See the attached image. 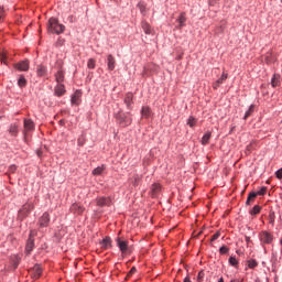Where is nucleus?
<instances>
[{
    "label": "nucleus",
    "instance_id": "nucleus-1",
    "mask_svg": "<svg viewBox=\"0 0 282 282\" xmlns=\"http://www.w3.org/2000/svg\"><path fill=\"white\" fill-rule=\"evenodd\" d=\"M47 31L51 34H63V32H65V25L61 24L58 19L51 18L48 20Z\"/></svg>",
    "mask_w": 282,
    "mask_h": 282
},
{
    "label": "nucleus",
    "instance_id": "nucleus-2",
    "mask_svg": "<svg viewBox=\"0 0 282 282\" xmlns=\"http://www.w3.org/2000/svg\"><path fill=\"white\" fill-rule=\"evenodd\" d=\"M32 210H34V203L32 202L25 203L19 212L20 219H25V217H28V215H30Z\"/></svg>",
    "mask_w": 282,
    "mask_h": 282
},
{
    "label": "nucleus",
    "instance_id": "nucleus-3",
    "mask_svg": "<svg viewBox=\"0 0 282 282\" xmlns=\"http://www.w3.org/2000/svg\"><path fill=\"white\" fill-rule=\"evenodd\" d=\"M260 241L263 245H270L272 241H274V236L268 231H261L260 232Z\"/></svg>",
    "mask_w": 282,
    "mask_h": 282
},
{
    "label": "nucleus",
    "instance_id": "nucleus-4",
    "mask_svg": "<svg viewBox=\"0 0 282 282\" xmlns=\"http://www.w3.org/2000/svg\"><path fill=\"white\" fill-rule=\"evenodd\" d=\"M34 237H36V230L30 231V237L26 241V252L31 253L34 250Z\"/></svg>",
    "mask_w": 282,
    "mask_h": 282
},
{
    "label": "nucleus",
    "instance_id": "nucleus-5",
    "mask_svg": "<svg viewBox=\"0 0 282 282\" xmlns=\"http://www.w3.org/2000/svg\"><path fill=\"white\" fill-rule=\"evenodd\" d=\"M39 228H47L50 226V213L45 212L39 219Z\"/></svg>",
    "mask_w": 282,
    "mask_h": 282
},
{
    "label": "nucleus",
    "instance_id": "nucleus-6",
    "mask_svg": "<svg viewBox=\"0 0 282 282\" xmlns=\"http://www.w3.org/2000/svg\"><path fill=\"white\" fill-rule=\"evenodd\" d=\"M117 246L122 254H127V252H129V241L117 238Z\"/></svg>",
    "mask_w": 282,
    "mask_h": 282
},
{
    "label": "nucleus",
    "instance_id": "nucleus-7",
    "mask_svg": "<svg viewBox=\"0 0 282 282\" xmlns=\"http://www.w3.org/2000/svg\"><path fill=\"white\" fill-rule=\"evenodd\" d=\"M13 67L19 72H28L30 69V62L25 59L14 64Z\"/></svg>",
    "mask_w": 282,
    "mask_h": 282
},
{
    "label": "nucleus",
    "instance_id": "nucleus-8",
    "mask_svg": "<svg viewBox=\"0 0 282 282\" xmlns=\"http://www.w3.org/2000/svg\"><path fill=\"white\" fill-rule=\"evenodd\" d=\"M80 98H83V91L76 90L70 97L72 105L78 107L80 105Z\"/></svg>",
    "mask_w": 282,
    "mask_h": 282
},
{
    "label": "nucleus",
    "instance_id": "nucleus-9",
    "mask_svg": "<svg viewBox=\"0 0 282 282\" xmlns=\"http://www.w3.org/2000/svg\"><path fill=\"white\" fill-rule=\"evenodd\" d=\"M106 63L108 72H113L116 69V57H113V55L108 54Z\"/></svg>",
    "mask_w": 282,
    "mask_h": 282
},
{
    "label": "nucleus",
    "instance_id": "nucleus-10",
    "mask_svg": "<svg viewBox=\"0 0 282 282\" xmlns=\"http://www.w3.org/2000/svg\"><path fill=\"white\" fill-rule=\"evenodd\" d=\"M119 122L121 124V127H129V124H131L132 120H131V113H126L122 115L119 119Z\"/></svg>",
    "mask_w": 282,
    "mask_h": 282
},
{
    "label": "nucleus",
    "instance_id": "nucleus-11",
    "mask_svg": "<svg viewBox=\"0 0 282 282\" xmlns=\"http://www.w3.org/2000/svg\"><path fill=\"white\" fill-rule=\"evenodd\" d=\"M32 278L35 280L41 279V274H43V269L41 268V265L35 264L31 271Z\"/></svg>",
    "mask_w": 282,
    "mask_h": 282
},
{
    "label": "nucleus",
    "instance_id": "nucleus-12",
    "mask_svg": "<svg viewBox=\"0 0 282 282\" xmlns=\"http://www.w3.org/2000/svg\"><path fill=\"white\" fill-rule=\"evenodd\" d=\"M161 192H162V185H160L159 183H154L151 186V191H150L151 197H158V195H160Z\"/></svg>",
    "mask_w": 282,
    "mask_h": 282
},
{
    "label": "nucleus",
    "instance_id": "nucleus-13",
    "mask_svg": "<svg viewBox=\"0 0 282 282\" xmlns=\"http://www.w3.org/2000/svg\"><path fill=\"white\" fill-rule=\"evenodd\" d=\"M85 212V207L80 206L79 204H73L70 206V213H74V215H83Z\"/></svg>",
    "mask_w": 282,
    "mask_h": 282
},
{
    "label": "nucleus",
    "instance_id": "nucleus-14",
    "mask_svg": "<svg viewBox=\"0 0 282 282\" xmlns=\"http://www.w3.org/2000/svg\"><path fill=\"white\" fill-rule=\"evenodd\" d=\"M97 206H111V198L109 197L97 198Z\"/></svg>",
    "mask_w": 282,
    "mask_h": 282
},
{
    "label": "nucleus",
    "instance_id": "nucleus-15",
    "mask_svg": "<svg viewBox=\"0 0 282 282\" xmlns=\"http://www.w3.org/2000/svg\"><path fill=\"white\" fill-rule=\"evenodd\" d=\"M124 105L128 109H132L131 105H133V94L128 93L124 97Z\"/></svg>",
    "mask_w": 282,
    "mask_h": 282
},
{
    "label": "nucleus",
    "instance_id": "nucleus-16",
    "mask_svg": "<svg viewBox=\"0 0 282 282\" xmlns=\"http://www.w3.org/2000/svg\"><path fill=\"white\" fill-rule=\"evenodd\" d=\"M176 22H178L177 29L182 30V28H184V25H186V13H181V15L176 20Z\"/></svg>",
    "mask_w": 282,
    "mask_h": 282
},
{
    "label": "nucleus",
    "instance_id": "nucleus-17",
    "mask_svg": "<svg viewBox=\"0 0 282 282\" xmlns=\"http://www.w3.org/2000/svg\"><path fill=\"white\" fill-rule=\"evenodd\" d=\"M228 78V74L223 73L221 77L213 85L214 89H219V87L224 84V80Z\"/></svg>",
    "mask_w": 282,
    "mask_h": 282
},
{
    "label": "nucleus",
    "instance_id": "nucleus-18",
    "mask_svg": "<svg viewBox=\"0 0 282 282\" xmlns=\"http://www.w3.org/2000/svg\"><path fill=\"white\" fill-rule=\"evenodd\" d=\"M272 87H281V75L274 74L271 79Z\"/></svg>",
    "mask_w": 282,
    "mask_h": 282
},
{
    "label": "nucleus",
    "instance_id": "nucleus-19",
    "mask_svg": "<svg viewBox=\"0 0 282 282\" xmlns=\"http://www.w3.org/2000/svg\"><path fill=\"white\" fill-rule=\"evenodd\" d=\"M24 130L25 131H34V121L30 119L24 120Z\"/></svg>",
    "mask_w": 282,
    "mask_h": 282
},
{
    "label": "nucleus",
    "instance_id": "nucleus-20",
    "mask_svg": "<svg viewBox=\"0 0 282 282\" xmlns=\"http://www.w3.org/2000/svg\"><path fill=\"white\" fill-rule=\"evenodd\" d=\"M65 94V85H62V84H58L56 87H55V96H64Z\"/></svg>",
    "mask_w": 282,
    "mask_h": 282
},
{
    "label": "nucleus",
    "instance_id": "nucleus-21",
    "mask_svg": "<svg viewBox=\"0 0 282 282\" xmlns=\"http://www.w3.org/2000/svg\"><path fill=\"white\" fill-rule=\"evenodd\" d=\"M101 248H104V250H109V248H111V238L110 237H106L101 241Z\"/></svg>",
    "mask_w": 282,
    "mask_h": 282
},
{
    "label": "nucleus",
    "instance_id": "nucleus-22",
    "mask_svg": "<svg viewBox=\"0 0 282 282\" xmlns=\"http://www.w3.org/2000/svg\"><path fill=\"white\" fill-rule=\"evenodd\" d=\"M55 80H56V83H58V85H61V83H63L65 80V73H63V70H58L55 74Z\"/></svg>",
    "mask_w": 282,
    "mask_h": 282
},
{
    "label": "nucleus",
    "instance_id": "nucleus-23",
    "mask_svg": "<svg viewBox=\"0 0 282 282\" xmlns=\"http://www.w3.org/2000/svg\"><path fill=\"white\" fill-rule=\"evenodd\" d=\"M9 133L13 138H15V135L19 133V126L18 124H11L10 128H9Z\"/></svg>",
    "mask_w": 282,
    "mask_h": 282
},
{
    "label": "nucleus",
    "instance_id": "nucleus-24",
    "mask_svg": "<svg viewBox=\"0 0 282 282\" xmlns=\"http://www.w3.org/2000/svg\"><path fill=\"white\" fill-rule=\"evenodd\" d=\"M210 137L212 133L210 132H206L203 138H202V144L203 147H206V144H208V142H210Z\"/></svg>",
    "mask_w": 282,
    "mask_h": 282
},
{
    "label": "nucleus",
    "instance_id": "nucleus-25",
    "mask_svg": "<svg viewBox=\"0 0 282 282\" xmlns=\"http://www.w3.org/2000/svg\"><path fill=\"white\" fill-rule=\"evenodd\" d=\"M252 113H254V105H251L249 109L246 111L243 120H248V118H250Z\"/></svg>",
    "mask_w": 282,
    "mask_h": 282
},
{
    "label": "nucleus",
    "instance_id": "nucleus-26",
    "mask_svg": "<svg viewBox=\"0 0 282 282\" xmlns=\"http://www.w3.org/2000/svg\"><path fill=\"white\" fill-rule=\"evenodd\" d=\"M141 116L143 118H149V116H151V109L149 107H143L141 110Z\"/></svg>",
    "mask_w": 282,
    "mask_h": 282
},
{
    "label": "nucleus",
    "instance_id": "nucleus-27",
    "mask_svg": "<svg viewBox=\"0 0 282 282\" xmlns=\"http://www.w3.org/2000/svg\"><path fill=\"white\" fill-rule=\"evenodd\" d=\"M254 199H257V193L251 192L246 202L247 206H250V202H254Z\"/></svg>",
    "mask_w": 282,
    "mask_h": 282
},
{
    "label": "nucleus",
    "instance_id": "nucleus-28",
    "mask_svg": "<svg viewBox=\"0 0 282 282\" xmlns=\"http://www.w3.org/2000/svg\"><path fill=\"white\" fill-rule=\"evenodd\" d=\"M141 180H142V177H141L140 175L135 174V175L132 177L131 183L133 184V186H139Z\"/></svg>",
    "mask_w": 282,
    "mask_h": 282
},
{
    "label": "nucleus",
    "instance_id": "nucleus-29",
    "mask_svg": "<svg viewBox=\"0 0 282 282\" xmlns=\"http://www.w3.org/2000/svg\"><path fill=\"white\" fill-rule=\"evenodd\" d=\"M88 69H96V59L89 58L87 62Z\"/></svg>",
    "mask_w": 282,
    "mask_h": 282
},
{
    "label": "nucleus",
    "instance_id": "nucleus-30",
    "mask_svg": "<svg viewBox=\"0 0 282 282\" xmlns=\"http://www.w3.org/2000/svg\"><path fill=\"white\" fill-rule=\"evenodd\" d=\"M102 171H105V165L98 166L93 171V175H102Z\"/></svg>",
    "mask_w": 282,
    "mask_h": 282
},
{
    "label": "nucleus",
    "instance_id": "nucleus-31",
    "mask_svg": "<svg viewBox=\"0 0 282 282\" xmlns=\"http://www.w3.org/2000/svg\"><path fill=\"white\" fill-rule=\"evenodd\" d=\"M261 213V206L256 205L253 208L250 210V215H259Z\"/></svg>",
    "mask_w": 282,
    "mask_h": 282
},
{
    "label": "nucleus",
    "instance_id": "nucleus-32",
    "mask_svg": "<svg viewBox=\"0 0 282 282\" xmlns=\"http://www.w3.org/2000/svg\"><path fill=\"white\" fill-rule=\"evenodd\" d=\"M142 28L145 34H151V25L147 22H142Z\"/></svg>",
    "mask_w": 282,
    "mask_h": 282
},
{
    "label": "nucleus",
    "instance_id": "nucleus-33",
    "mask_svg": "<svg viewBox=\"0 0 282 282\" xmlns=\"http://www.w3.org/2000/svg\"><path fill=\"white\" fill-rule=\"evenodd\" d=\"M47 74V69L44 66H37V76H45Z\"/></svg>",
    "mask_w": 282,
    "mask_h": 282
},
{
    "label": "nucleus",
    "instance_id": "nucleus-34",
    "mask_svg": "<svg viewBox=\"0 0 282 282\" xmlns=\"http://www.w3.org/2000/svg\"><path fill=\"white\" fill-rule=\"evenodd\" d=\"M18 85L19 87H25V85H28V80L25 79V77L21 76L18 80Z\"/></svg>",
    "mask_w": 282,
    "mask_h": 282
},
{
    "label": "nucleus",
    "instance_id": "nucleus-35",
    "mask_svg": "<svg viewBox=\"0 0 282 282\" xmlns=\"http://www.w3.org/2000/svg\"><path fill=\"white\" fill-rule=\"evenodd\" d=\"M187 124H188V127H191L193 129V127H195V124H197V120L194 119V117H189L187 120Z\"/></svg>",
    "mask_w": 282,
    "mask_h": 282
},
{
    "label": "nucleus",
    "instance_id": "nucleus-36",
    "mask_svg": "<svg viewBox=\"0 0 282 282\" xmlns=\"http://www.w3.org/2000/svg\"><path fill=\"white\" fill-rule=\"evenodd\" d=\"M229 263L234 267L237 268L239 265V261L235 257L229 258Z\"/></svg>",
    "mask_w": 282,
    "mask_h": 282
},
{
    "label": "nucleus",
    "instance_id": "nucleus-37",
    "mask_svg": "<svg viewBox=\"0 0 282 282\" xmlns=\"http://www.w3.org/2000/svg\"><path fill=\"white\" fill-rule=\"evenodd\" d=\"M257 265H259V262H257V260H249V261H248V267H249L251 270H254V268H257Z\"/></svg>",
    "mask_w": 282,
    "mask_h": 282
},
{
    "label": "nucleus",
    "instance_id": "nucleus-38",
    "mask_svg": "<svg viewBox=\"0 0 282 282\" xmlns=\"http://www.w3.org/2000/svg\"><path fill=\"white\" fill-rule=\"evenodd\" d=\"M138 8H139L141 14H144V12H147V6H144L142 2L138 3Z\"/></svg>",
    "mask_w": 282,
    "mask_h": 282
},
{
    "label": "nucleus",
    "instance_id": "nucleus-39",
    "mask_svg": "<svg viewBox=\"0 0 282 282\" xmlns=\"http://www.w3.org/2000/svg\"><path fill=\"white\" fill-rule=\"evenodd\" d=\"M228 247H226V246H223V247H220V249H219V252H220V254H228Z\"/></svg>",
    "mask_w": 282,
    "mask_h": 282
},
{
    "label": "nucleus",
    "instance_id": "nucleus-40",
    "mask_svg": "<svg viewBox=\"0 0 282 282\" xmlns=\"http://www.w3.org/2000/svg\"><path fill=\"white\" fill-rule=\"evenodd\" d=\"M204 276H205V273L204 271H200L197 275V282H204Z\"/></svg>",
    "mask_w": 282,
    "mask_h": 282
},
{
    "label": "nucleus",
    "instance_id": "nucleus-41",
    "mask_svg": "<svg viewBox=\"0 0 282 282\" xmlns=\"http://www.w3.org/2000/svg\"><path fill=\"white\" fill-rule=\"evenodd\" d=\"M265 193H268V187H261V189L258 191L256 194L257 195H265Z\"/></svg>",
    "mask_w": 282,
    "mask_h": 282
},
{
    "label": "nucleus",
    "instance_id": "nucleus-42",
    "mask_svg": "<svg viewBox=\"0 0 282 282\" xmlns=\"http://www.w3.org/2000/svg\"><path fill=\"white\" fill-rule=\"evenodd\" d=\"M218 237H221V232H219V231H217L216 234H214V235L212 236L210 241H217V238H218Z\"/></svg>",
    "mask_w": 282,
    "mask_h": 282
},
{
    "label": "nucleus",
    "instance_id": "nucleus-43",
    "mask_svg": "<svg viewBox=\"0 0 282 282\" xmlns=\"http://www.w3.org/2000/svg\"><path fill=\"white\" fill-rule=\"evenodd\" d=\"M3 19H6V10L0 7V21H3Z\"/></svg>",
    "mask_w": 282,
    "mask_h": 282
},
{
    "label": "nucleus",
    "instance_id": "nucleus-44",
    "mask_svg": "<svg viewBox=\"0 0 282 282\" xmlns=\"http://www.w3.org/2000/svg\"><path fill=\"white\" fill-rule=\"evenodd\" d=\"M137 269L135 267H132L131 270L129 271V273L127 274V278L129 279V276H133V274H135Z\"/></svg>",
    "mask_w": 282,
    "mask_h": 282
},
{
    "label": "nucleus",
    "instance_id": "nucleus-45",
    "mask_svg": "<svg viewBox=\"0 0 282 282\" xmlns=\"http://www.w3.org/2000/svg\"><path fill=\"white\" fill-rule=\"evenodd\" d=\"M278 180H282V167L275 172Z\"/></svg>",
    "mask_w": 282,
    "mask_h": 282
},
{
    "label": "nucleus",
    "instance_id": "nucleus-46",
    "mask_svg": "<svg viewBox=\"0 0 282 282\" xmlns=\"http://www.w3.org/2000/svg\"><path fill=\"white\" fill-rule=\"evenodd\" d=\"M17 172V165H11L9 167V173H15Z\"/></svg>",
    "mask_w": 282,
    "mask_h": 282
},
{
    "label": "nucleus",
    "instance_id": "nucleus-47",
    "mask_svg": "<svg viewBox=\"0 0 282 282\" xmlns=\"http://www.w3.org/2000/svg\"><path fill=\"white\" fill-rule=\"evenodd\" d=\"M1 63H6V53H0Z\"/></svg>",
    "mask_w": 282,
    "mask_h": 282
},
{
    "label": "nucleus",
    "instance_id": "nucleus-48",
    "mask_svg": "<svg viewBox=\"0 0 282 282\" xmlns=\"http://www.w3.org/2000/svg\"><path fill=\"white\" fill-rule=\"evenodd\" d=\"M270 217H271V221H270V223H271V224H274V215L271 214Z\"/></svg>",
    "mask_w": 282,
    "mask_h": 282
},
{
    "label": "nucleus",
    "instance_id": "nucleus-49",
    "mask_svg": "<svg viewBox=\"0 0 282 282\" xmlns=\"http://www.w3.org/2000/svg\"><path fill=\"white\" fill-rule=\"evenodd\" d=\"M184 282H191V278H185Z\"/></svg>",
    "mask_w": 282,
    "mask_h": 282
},
{
    "label": "nucleus",
    "instance_id": "nucleus-50",
    "mask_svg": "<svg viewBox=\"0 0 282 282\" xmlns=\"http://www.w3.org/2000/svg\"><path fill=\"white\" fill-rule=\"evenodd\" d=\"M246 241L249 242L250 241V237H246Z\"/></svg>",
    "mask_w": 282,
    "mask_h": 282
},
{
    "label": "nucleus",
    "instance_id": "nucleus-51",
    "mask_svg": "<svg viewBox=\"0 0 282 282\" xmlns=\"http://www.w3.org/2000/svg\"><path fill=\"white\" fill-rule=\"evenodd\" d=\"M218 282H224V278H220V279L218 280Z\"/></svg>",
    "mask_w": 282,
    "mask_h": 282
},
{
    "label": "nucleus",
    "instance_id": "nucleus-52",
    "mask_svg": "<svg viewBox=\"0 0 282 282\" xmlns=\"http://www.w3.org/2000/svg\"><path fill=\"white\" fill-rule=\"evenodd\" d=\"M37 155H39V158H41V151H37Z\"/></svg>",
    "mask_w": 282,
    "mask_h": 282
},
{
    "label": "nucleus",
    "instance_id": "nucleus-53",
    "mask_svg": "<svg viewBox=\"0 0 282 282\" xmlns=\"http://www.w3.org/2000/svg\"><path fill=\"white\" fill-rule=\"evenodd\" d=\"M59 122H61V124H63V120H61Z\"/></svg>",
    "mask_w": 282,
    "mask_h": 282
},
{
    "label": "nucleus",
    "instance_id": "nucleus-54",
    "mask_svg": "<svg viewBox=\"0 0 282 282\" xmlns=\"http://www.w3.org/2000/svg\"><path fill=\"white\" fill-rule=\"evenodd\" d=\"M231 282H235V280H232Z\"/></svg>",
    "mask_w": 282,
    "mask_h": 282
}]
</instances>
